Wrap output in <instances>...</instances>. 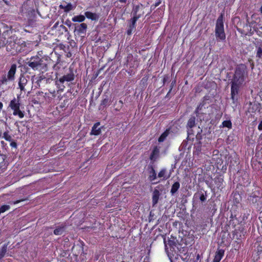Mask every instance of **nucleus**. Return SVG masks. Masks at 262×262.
Masks as SVG:
<instances>
[{
  "instance_id": "obj_30",
  "label": "nucleus",
  "mask_w": 262,
  "mask_h": 262,
  "mask_svg": "<svg viewBox=\"0 0 262 262\" xmlns=\"http://www.w3.org/2000/svg\"><path fill=\"white\" fill-rule=\"evenodd\" d=\"M8 244H4L0 249V259L3 258L7 250Z\"/></svg>"
},
{
  "instance_id": "obj_23",
  "label": "nucleus",
  "mask_w": 262,
  "mask_h": 262,
  "mask_svg": "<svg viewBox=\"0 0 262 262\" xmlns=\"http://www.w3.org/2000/svg\"><path fill=\"white\" fill-rule=\"evenodd\" d=\"M20 104L18 100H16L15 98L11 100L9 107L12 110H14L15 109L18 108L20 107Z\"/></svg>"
},
{
  "instance_id": "obj_46",
  "label": "nucleus",
  "mask_w": 262,
  "mask_h": 262,
  "mask_svg": "<svg viewBox=\"0 0 262 262\" xmlns=\"http://www.w3.org/2000/svg\"><path fill=\"white\" fill-rule=\"evenodd\" d=\"M45 79H46V78L44 76H40L37 81L38 84H39V82H40L42 80Z\"/></svg>"
},
{
  "instance_id": "obj_44",
  "label": "nucleus",
  "mask_w": 262,
  "mask_h": 262,
  "mask_svg": "<svg viewBox=\"0 0 262 262\" xmlns=\"http://www.w3.org/2000/svg\"><path fill=\"white\" fill-rule=\"evenodd\" d=\"M80 245H79V247L81 248L82 252H83V246L84 245V242L82 241H79Z\"/></svg>"
},
{
  "instance_id": "obj_8",
  "label": "nucleus",
  "mask_w": 262,
  "mask_h": 262,
  "mask_svg": "<svg viewBox=\"0 0 262 262\" xmlns=\"http://www.w3.org/2000/svg\"><path fill=\"white\" fill-rule=\"evenodd\" d=\"M229 225L232 226L234 229L232 231L233 236H237L239 233H241L243 230V227L241 224L242 221H239L236 215H233L232 214L230 217Z\"/></svg>"
},
{
  "instance_id": "obj_57",
  "label": "nucleus",
  "mask_w": 262,
  "mask_h": 262,
  "mask_svg": "<svg viewBox=\"0 0 262 262\" xmlns=\"http://www.w3.org/2000/svg\"><path fill=\"white\" fill-rule=\"evenodd\" d=\"M121 262H125V261H121Z\"/></svg>"
},
{
  "instance_id": "obj_52",
  "label": "nucleus",
  "mask_w": 262,
  "mask_h": 262,
  "mask_svg": "<svg viewBox=\"0 0 262 262\" xmlns=\"http://www.w3.org/2000/svg\"><path fill=\"white\" fill-rule=\"evenodd\" d=\"M259 12H260V14L262 15V5L261 6V7L259 8Z\"/></svg>"
},
{
  "instance_id": "obj_48",
  "label": "nucleus",
  "mask_w": 262,
  "mask_h": 262,
  "mask_svg": "<svg viewBox=\"0 0 262 262\" xmlns=\"http://www.w3.org/2000/svg\"><path fill=\"white\" fill-rule=\"evenodd\" d=\"M18 85H19V88L20 90H21V91H25V85H20V84H18Z\"/></svg>"
},
{
  "instance_id": "obj_27",
  "label": "nucleus",
  "mask_w": 262,
  "mask_h": 262,
  "mask_svg": "<svg viewBox=\"0 0 262 262\" xmlns=\"http://www.w3.org/2000/svg\"><path fill=\"white\" fill-rule=\"evenodd\" d=\"M85 15H79L74 16L72 18V20L73 22L81 23V22H83L85 20Z\"/></svg>"
},
{
  "instance_id": "obj_19",
  "label": "nucleus",
  "mask_w": 262,
  "mask_h": 262,
  "mask_svg": "<svg viewBox=\"0 0 262 262\" xmlns=\"http://www.w3.org/2000/svg\"><path fill=\"white\" fill-rule=\"evenodd\" d=\"M87 29V25L85 23H82L75 26V31H76L78 34H84Z\"/></svg>"
},
{
  "instance_id": "obj_41",
  "label": "nucleus",
  "mask_w": 262,
  "mask_h": 262,
  "mask_svg": "<svg viewBox=\"0 0 262 262\" xmlns=\"http://www.w3.org/2000/svg\"><path fill=\"white\" fill-rule=\"evenodd\" d=\"M10 146L13 148H16L17 146V143L15 141L12 140L10 142Z\"/></svg>"
},
{
  "instance_id": "obj_20",
  "label": "nucleus",
  "mask_w": 262,
  "mask_h": 262,
  "mask_svg": "<svg viewBox=\"0 0 262 262\" xmlns=\"http://www.w3.org/2000/svg\"><path fill=\"white\" fill-rule=\"evenodd\" d=\"M160 195L159 191L157 189H155L152 195V205L153 207L156 206L158 203Z\"/></svg>"
},
{
  "instance_id": "obj_43",
  "label": "nucleus",
  "mask_w": 262,
  "mask_h": 262,
  "mask_svg": "<svg viewBox=\"0 0 262 262\" xmlns=\"http://www.w3.org/2000/svg\"><path fill=\"white\" fill-rule=\"evenodd\" d=\"M114 5L116 6V7L118 9H121L125 6V5H124L123 4H120L119 3H118L117 4H114Z\"/></svg>"
},
{
  "instance_id": "obj_45",
  "label": "nucleus",
  "mask_w": 262,
  "mask_h": 262,
  "mask_svg": "<svg viewBox=\"0 0 262 262\" xmlns=\"http://www.w3.org/2000/svg\"><path fill=\"white\" fill-rule=\"evenodd\" d=\"M175 83H176V81L175 80L171 82V85H170V89H169V90L168 91V93H170V92H171L172 89L173 88V86L174 84H175Z\"/></svg>"
},
{
  "instance_id": "obj_29",
  "label": "nucleus",
  "mask_w": 262,
  "mask_h": 262,
  "mask_svg": "<svg viewBox=\"0 0 262 262\" xmlns=\"http://www.w3.org/2000/svg\"><path fill=\"white\" fill-rule=\"evenodd\" d=\"M13 111V114L14 116H18L19 118H23L24 117V113L20 110V107L15 109Z\"/></svg>"
},
{
  "instance_id": "obj_3",
  "label": "nucleus",
  "mask_w": 262,
  "mask_h": 262,
  "mask_svg": "<svg viewBox=\"0 0 262 262\" xmlns=\"http://www.w3.org/2000/svg\"><path fill=\"white\" fill-rule=\"evenodd\" d=\"M58 91L43 92L39 91L33 96L32 102L35 104L47 105L54 102L56 97Z\"/></svg>"
},
{
  "instance_id": "obj_38",
  "label": "nucleus",
  "mask_w": 262,
  "mask_h": 262,
  "mask_svg": "<svg viewBox=\"0 0 262 262\" xmlns=\"http://www.w3.org/2000/svg\"><path fill=\"white\" fill-rule=\"evenodd\" d=\"M28 199L27 198H26V199H20V200H16V201H12V202H10V203L11 204H17L18 203H19L21 202H23V201H26V200H28Z\"/></svg>"
},
{
  "instance_id": "obj_17",
  "label": "nucleus",
  "mask_w": 262,
  "mask_h": 262,
  "mask_svg": "<svg viewBox=\"0 0 262 262\" xmlns=\"http://www.w3.org/2000/svg\"><path fill=\"white\" fill-rule=\"evenodd\" d=\"M225 254V250L217 248L212 262H220Z\"/></svg>"
},
{
  "instance_id": "obj_32",
  "label": "nucleus",
  "mask_w": 262,
  "mask_h": 262,
  "mask_svg": "<svg viewBox=\"0 0 262 262\" xmlns=\"http://www.w3.org/2000/svg\"><path fill=\"white\" fill-rule=\"evenodd\" d=\"M198 194L199 195V199H200V201L201 202V203H203L206 201V200H207L206 191H205V193L201 192V193H199Z\"/></svg>"
},
{
  "instance_id": "obj_54",
  "label": "nucleus",
  "mask_w": 262,
  "mask_h": 262,
  "mask_svg": "<svg viewBox=\"0 0 262 262\" xmlns=\"http://www.w3.org/2000/svg\"><path fill=\"white\" fill-rule=\"evenodd\" d=\"M169 94H170V93H168L167 94V95H166V97H168V95H169Z\"/></svg>"
},
{
  "instance_id": "obj_21",
  "label": "nucleus",
  "mask_w": 262,
  "mask_h": 262,
  "mask_svg": "<svg viewBox=\"0 0 262 262\" xmlns=\"http://www.w3.org/2000/svg\"><path fill=\"white\" fill-rule=\"evenodd\" d=\"M100 125V122H98L94 124L93 126L92 127L91 130V135H94L95 136H97L100 134L101 133V129L99 128L98 126Z\"/></svg>"
},
{
  "instance_id": "obj_12",
  "label": "nucleus",
  "mask_w": 262,
  "mask_h": 262,
  "mask_svg": "<svg viewBox=\"0 0 262 262\" xmlns=\"http://www.w3.org/2000/svg\"><path fill=\"white\" fill-rule=\"evenodd\" d=\"M196 126V118L194 116H191L188 120L186 124V128L188 137L194 135L193 127Z\"/></svg>"
},
{
  "instance_id": "obj_56",
  "label": "nucleus",
  "mask_w": 262,
  "mask_h": 262,
  "mask_svg": "<svg viewBox=\"0 0 262 262\" xmlns=\"http://www.w3.org/2000/svg\"><path fill=\"white\" fill-rule=\"evenodd\" d=\"M2 32V30H1V28H0V33H1Z\"/></svg>"
},
{
  "instance_id": "obj_28",
  "label": "nucleus",
  "mask_w": 262,
  "mask_h": 262,
  "mask_svg": "<svg viewBox=\"0 0 262 262\" xmlns=\"http://www.w3.org/2000/svg\"><path fill=\"white\" fill-rule=\"evenodd\" d=\"M205 105V102L204 101H203L202 102H200L199 105L196 108L194 113L195 114L196 116L198 117L200 114V111L202 110V108L204 107Z\"/></svg>"
},
{
  "instance_id": "obj_49",
  "label": "nucleus",
  "mask_w": 262,
  "mask_h": 262,
  "mask_svg": "<svg viewBox=\"0 0 262 262\" xmlns=\"http://www.w3.org/2000/svg\"><path fill=\"white\" fill-rule=\"evenodd\" d=\"M196 138L199 139H200L201 138L200 132H198V134L196 135Z\"/></svg>"
},
{
  "instance_id": "obj_39",
  "label": "nucleus",
  "mask_w": 262,
  "mask_h": 262,
  "mask_svg": "<svg viewBox=\"0 0 262 262\" xmlns=\"http://www.w3.org/2000/svg\"><path fill=\"white\" fill-rule=\"evenodd\" d=\"M118 103H119L120 104V106L116 107L115 108V110L117 111H119L120 110V109L123 106V102L122 101V100H120L119 101H118Z\"/></svg>"
},
{
  "instance_id": "obj_35",
  "label": "nucleus",
  "mask_w": 262,
  "mask_h": 262,
  "mask_svg": "<svg viewBox=\"0 0 262 262\" xmlns=\"http://www.w3.org/2000/svg\"><path fill=\"white\" fill-rule=\"evenodd\" d=\"M110 101L107 98H104L102 100L100 105L103 106V107H106L107 105H109Z\"/></svg>"
},
{
  "instance_id": "obj_18",
  "label": "nucleus",
  "mask_w": 262,
  "mask_h": 262,
  "mask_svg": "<svg viewBox=\"0 0 262 262\" xmlns=\"http://www.w3.org/2000/svg\"><path fill=\"white\" fill-rule=\"evenodd\" d=\"M213 181L217 190H222L225 187L223 184L224 179L221 176L215 177Z\"/></svg>"
},
{
  "instance_id": "obj_55",
  "label": "nucleus",
  "mask_w": 262,
  "mask_h": 262,
  "mask_svg": "<svg viewBox=\"0 0 262 262\" xmlns=\"http://www.w3.org/2000/svg\"><path fill=\"white\" fill-rule=\"evenodd\" d=\"M252 67L254 66L253 63H252Z\"/></svg>"
},
{
  "instance_id": "obj_7",
  "label": "nucleus",
  "mask_w": 262,
  "mask_h": 262,
  "mask_svg": "<svg viewBox=\"0 0 262 262\" xmlns=\"http://www.w3.org/2000/svg\"><path fill=\"white\" fill-rule=\"evenodd\" d=\"M16 69L17 67L15 64H12L7 74L2 76L0 80V84L7 85L8 82L14 80Z\"/></svg>"
},
{
  "instance_id": "obj_14",
  "label": "nucleus",
  "mask_w": 262,
  "mask_h": 262,
  "mask_svg": "<svg viewBox=\"0 0 262 262\" xmlns=\"http://www.w3.org/2000/svg\"><path fill=\"white\" fill-rule=\"evenodd\" d=\"M160 147L155 146L149 155V159L150 160V163L155 164V162L159 159L160 155Z\"/></svg>"
},
{
  "instance_id": "obj_34",
  "label": "nucleus",
  "mask_w": 262,
  "mask_h": 262,
  "mask_svg": "<svg viewBox=\"0 0 262 262\" xmlns=\"http://www.w3.org/2000/svg\"><path fill=\"white\" fill-rule=\"evenodd\" d=\"M10 207L8 205H3L0 207V214L9 210Z\"/></svg>"
},
{
  "instance_id": "obj_2",
  "label": "nucleus",
  "mask_w": 262,
  "mask_h": 262,
  "mask_svg": "<svg viewBox=\"0 0 262 262\" xmlns=\"http://www.w3.org/2000/svg\"><path fill=\"white\" fill-rule=\"evenodd\" d=\"M61 66L60 58L58 57L56 63L53 66V69L56 71V77L55 78V85L58 89V91L63 92L66 88L64 83L66 82H72L75 79V76L72 69L69 68L67 70L68 72L61 75L58 71Z\"/></svg>"
},
{
  "instance_id": "obj_25",
  "label": "nucleus",
  "mask_w": 262,
  "mask_h": 262,
  "mask_svg": "<svg viewBox=\"0 0 262 262\" xmlns=\"http://www.w3.org/2000/svg\"><path fill=\"white\" fill-rule=\"evenodd\" d=\"M65 225H62L61 226L58 227L54 230V234L56 235H61L65 230Z\"/></svg>"
},
{
  "instance_id": "obj_47",
  "label": "nucleus",
  "mask_w": 262,
  "mask_h": 262,
  "mask_svg": "<svg viewBox=\"0 0 262 262\" xmlns=\"http://www.w3.org/2000/svg\"><path fill=\"white\" fill-rule=\"evenodd\" d=\"M258 129L259 130H262V120L260 121L258 125Z\"/></svg>"
},
{
  "instance_id": "obj_42",
  "label": "nucleus",
  "mask_w": 262,
  "mask_h": 262,
  "mask_svg": "<svg viewBox=\"0 0 262 262\" xmlns=\"http://www.w3.org/2000/svg\"><path fill=\"white\" fill-rule=\"evenodd\" d=\"M127 2H128V0H117L114 3V4H117L118 3H120L121 4H123L124 5H125Z\"/></svg>"
},
{
  "instance_id": "obj_26",
  "label": "nucleus",
  "mask_w": 262,
  "mask_h": 262,
  "mask_svg": "<svg viewBox=\"0 0 262 262\" xmlns=\"http://www.w3.org/2000/svg\"><path fill=\"white\" fill-rule=\"evenodd\" d=\"M60 9H63L64 11L66 13L70 12L71 10L73 9V7L71 3H68L66 6H63L60 5L59 6Z\"/></svg>"
},
{
  "instance_id": "obj_24",
  "label": "nucleus",
  "mask_w": 262,
  "mask_h": 262,
  "mask_svg": "<svg viewBox=\"0 0 262 262\" xmlns=\"http://www.w3.org/2000/svg\"><path fill=\"white\" fill-rule=\"evenodd\" d=\"M180 187V184L178 181L175 182L172 185L170 193L171 195L175 194Z\"/></svg>"
},
{
  "instance_id": "obj_11",
  "label": "nucleus",
  "mask_w": 262,
  "mask_h": 262,
  "mask_svg": "<svg viewBox=\"0 0 262 262\" xmlns=\"http://www.w3.org/2000/svg\"><path fill=\"white\" fill-rule=\"evenodd\" d=\"M19 45L16 43L15 41L8 40L6 44L7 50L10 52L12 54H15L17 52L20 51Z\"/></svg>"
},
{
  "instance_id": "obj_4",
  "label": "nucleus",
  "mask_w": 262,
  "mask_h": 262,
  "mask_svg": "<svg viewBox=\"0 0 262 262\" xmlns=\"http://www.w3.org/2000/svg\"><path fill=\"white\" fill-rule=\"evenodd\" d=\"M26 64L34 71H41L42 72H46L50 64V58L47 57H40L38 55L32 56L30 59H27Z\"/></svg>"
},
{
  "instance_id": "obj_15",
  "label": "nucleus",
  "mask_w": 262,
  "mask_h": 262,
  "mask_svg": "<svg viewBox=\"0 0 262 262\" xmlns=\"http://www.w3.org/2000/svg\"><path fill=\"white\" fill-rule=\"evenodd\" d=\"M179 130V128L178 126H175L174 124H173L171 126H170L169 128L166 129L159 137L158 138V141L159 142H163L166 137L168 136L169 134L170 131H171L172 133L177 132L178 130Z\"/></svg>"
},
{
  "instance_id": "obj_50",
  "label": "nucleus",
  "mask_w": 262,
  "mask_h": 262,
  "mask_svg": "<svg viewBox=\"0 0 262 262\" xmlns=\"http://www.w3.org/2000/svg\"><path fill=\"white\" fill-rule=\"evenodd\" d=\"M205 182H206V184L209 187H210V188H212V185H211V184H209V183L208 181H206Z\"/></svg>"
},
{
  "instance_id": "obj_5",
  "label": "nucleus",
  "mask_w": 262,
  "mask_h": 262,
  "mask_svg": "<svg viewBox=\"0 0 262 262\" xmlns=\"http://www.w3.org/2000/svg\"><path fill=\"white\" fill-rule=\"evenodd\" d=\"M140 6H136L133 9V17L128 20L127 25V29L126 30V34L128 35H130L133 31H135L136 27V22L139 18H140L143 14H138V12L140 9Z\"/></svg>"
},
{
  "instance_id": "obj_51",
  "label": "nucleus",
  "mask_w": 262,
  "mask_h": 262,
  "mask_svg": "<svg viewBox=\"0 0 262 262\" xmlns=\"http://www.w3.org/2000/svg\"><path fill=\"white\" fill-rule=\"evenodd\" d=\"M167 80V78L166 77H164L163 79V83L164 84L165 83V82Z\"/></svg>"
},
{
  "instance_id": "obj_36",
  "label": "nucleus",
  "mask_w": 262,
  "mask_h": 262,
  "mask_svg": "<svg viewBox=\"0 0 262 262\" xmlns=\"http://www.w3.org/2000/svg\"><path fill=\"white\" fill-rule=\"evenodd\" d=\"M256 56V57H258L259 59H260L262 57V48L261 47H259L257 48Z\"/></svg>"
},
{
  "instance_id": "obj_16",
  "label": "nucleus",
  "mask_w": 262,
  "mask_h": 262,
  "mask_svg": "<svg viewBox=\"0 0 262 262\" xmlns=\"http://www.w3.org/2000/svg\"><path fill=\"white\" fill-rule=\"evenodd\" d=\"M171 174V170L168 172L166 168H162L158 172L157 178H160L161 181H166L170 178Z\"/></svg>"
},
{
  "instance_id": "obj_31",
  "label": "nucleus",
  "mask_w": 262,
  "mask_h": 262,
  "mask_svg": "<svg viewBox=\"0 0 262 262\" xmlns=\"http://www.w3.org/2000/svg\"><path fill=\"white\" fill-rule=\"evenodd\" d=\"M3 138L5 139L6 141L9 142H11L12 140V137L9 134V132L8 130L5 131L3 133Z\"/></svg>"
},
{
  "instance_id": "obj_33",
  "label": "nucleus",
  "mask_w": 262,
  "mask_h": 262,
  "mask_svg": "<svg viewBox=\"0 0 262 262\" xmlns=\"http://www.w3.org/2000/svg\"><path fill=\"white\" fill-rule=\"evenodd\" d=\"M222 125L223 127H226L228 128H232V123L230 120H225L222 122Z\"/></svg>"
},
{
  "instance_id": "obj_6",
  "label": "nucleus",
  "mask_w": 262,
  "mask_h": 262,
  "mask_svg": "<svg viewBox=\"0 0 262 262\" xmlns=\"http://www.w3.org/2000/svg\"><path fill=\"white\" fill-rule=\"evenodd\" d=\"M215 34L217 40L223 41L226 39V34L224 31L223 15L221 14L217 18L215 28Z\"/></svg>"
},
{
  "instance_id": "obj_1",
  "label": "nucleus",
  "mask_w": 262,
  "mask_h": 262,
  "mask_svg": "<svg viewBox=\"0 0 262 262\" xmlns=\"http://www.w3.org/2000/svg\"><path fill=\"white\" fill-rule=\"evenodd\" d=\"M248 75L247 67L245 64H239L236 67L231 82V98L234 101L237 98L239 88Z\"/></svg>"
},
{
  "instance_id": "obj_40",
  "label": "nucleus",
  "mask_w": 262,
  "mask_h": 262,
  "mask_svg": "<svg viewBox=\"0 0 262 262\" xmlns=\"http://www.w3.org/2000/svg\"><path fill=\"white\" fill-rule=\"evenodd\" d=\"M161 3V0H157L155 4L154 5H151V8H155L156 7L158 6Z\"/></svg>"
},
{
  "instance_id": "obj_53",
  "label": "nucleus",
  "mask_w": 262,
  "mask_h": 262,
  "mask_svg": "<svg viewBox=\"0 0 262 262\" xmlns=\"http://www.w3.org/2000/svg\"><path fill=\"white\" fill-rule=\"evenodd\" d=\"M4 143H5V142H4V141H1V144H4Z\"/></svg>"
},
{
  "instance_id": "obj_22",
  "label": "nucleus",
  "mask_w": 262,
  "mask_h": 262,
  "mask_svg": "<svg viewBox=\"0 0 262 262\" xmlns=\"http://www.w3.org/2000/svg\"><path fill=\"white\" fill-rule=\"evenodd\" d=\"M85 17L92 20H97L99 19V16L95 13H92L90 11H86L84 13Z\"/></svg>"
},
{
  "instance_id": "obj_9",
  "label": "nucleus",
  "mask_w": 262,
  "mask_h": 262,
  "mask_svg": "<svg viewBox=\"0 0 262 262\" xmlns=\"http://www.w3.org/2000/svg\"><path fill=\"white\" fill-rule=\"evenodd\" d=\"M3 31L1 34L0 33V47L6 46L8 39L9 38L10 34L12 33L11 28L7 25L3 24Z\"/></svg>"
},
{
  "instance_id": "obj_10",
  "label": "nucleus",
  "mask_w": 262,
  "mask_h": 262,
  "mask_svg": "<svg viewBox=\"0 0 262 262\" xmlns=\"http://www.w3.org/2000/svg\"><path fill=\"white\" fill-rule=\"evenodd\" d=\"M147 170L148 174V180L150 182H152V184L157 183L158 182H153L157 178V172L155 168V164H153L152 163H149L147 166Z\"/></svg>"
},
{
  "instance_id": "obj_37",
  "label": "nucleus",
  "mask_w": 262,
  "mask_h": 262,
  "mask_svg": "<svg viewBox=\"0 0 262 262\" xmlns=\"http://www.w3.org/2000/svg\"><path fill=\"white\" fill-rule=\"evenodd\" d=\"M27 83V80L25 77H20L18 84L26 85Z\"/></svg>"
},
{
  "instance_id": "obj_13",
  "label": "nucleus",
  "mask_w": 262,
  "mask_h": 262,
  "mask_svg": "<svg viewBox=\"0 0 262 262\" xmlns=\"http://www.w3.org/2000/svg\"><path fill=\"white\" fill-rule=\"evenodd\" d=\"M260 195L261 192L259 188H255V190L253 191L249 195L248 200L252 204H255L261 199Z\"/></svg>"
}]
</instances>
